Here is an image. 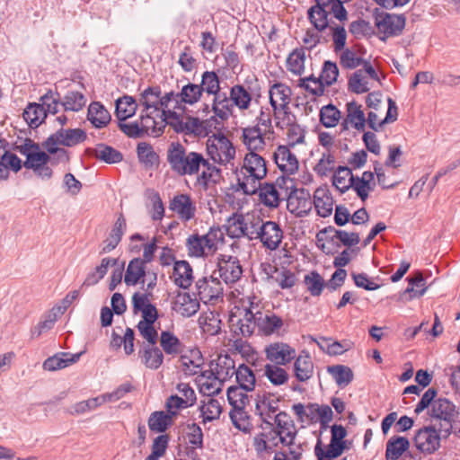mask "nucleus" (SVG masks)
I'll use <instances>...</instances> for the list:
<instances>
[{"instance_id":"4be33fe9","label":"nucleus","mask_w":460,"mask_h":460,"mask_svg":"<svg viewBox=\"0 0 460 460\" xmlns=\"http://www.w3.org/2000/svg\"><path fill=\"white\" fill-rule=\"evenodd\" d=\"M259 126L247 127L243 129V143L250 152L262 150L266 145L265 136Z\"/></svg>"},{"instance_id":"2f4dec72","label":"nucleus","mask_w":460,"mask_h":460,"mask_svg":"<svg viewBox=\"0 0 460 460\" xmlns=\"http://www.w3.org/2000/svg\"><path fill=\"white\" fill-rule=\"evenodd\" d=\"M138 104L135 98L130 95H123L115 102V115L119 120H126L133 117L137 111Z\"/></svg>"},{"instance_id":"de8ad7c7","label":"nucleus","mask_w":460,"mask_h":460,"mask_svg":"<svg viewBox=\"0 0 460 460\" xmlns=\"http://www.w3.org/2000/svg\"><path fill=\"white\" fill-rule=\"evenodd\" d=\"M317 237L319 242L327 241L332 243L335 239H339L343 245L351 247L349 234L344 230L336 229L332 226L320 230L317 233Z\"/></svg>"},{"instance_id":"f8f14e48","label":"nucleus","mask_w":460,"mask_h":460,"mask_svg":"<svg viewBox=\"0 0 460 460\" xmlns=\"http://www.w3.org/2000/svg\"><path fill=\"white\" fill-rule=\"evenodd\" d=\"M267 359L273 362V365L285 366L296 358V350L288 343L275 342L265 349Z\"/></svg>"},{"instance_id":"7c9ffc66","label":"nucleus","mask_w":460,"mask_h":460,"mask_svg":"<svg viewBox=\"0 0 460 460\" xmlns=\"http://www.w3.org/2000/svg\"><path fill=\"white\" fill-rule=\"evenodd\" d=\"M142 363L146 367L156 370L164 363V353L162 349L155 345H146L139 351Z\"/></svg>"},{"instance_id":"aec40b11","label":"nucleus","mask_w":460,"mask_h":460,"mask_svg":"<svg viewBox=\"0 0 460 460\" xmlns=\"http://www.w3.org/2000/svg\"><path fill=\"white\" fill-rule=\"evenodd\" d=\"M294 376L299 382L308 381L314 375V362L310 354L306 350H302L299 355L295 358Z\"/></svg>"},{"instance_id":"ddd939ff","label":"nucleus","mask_w":460,"mask_h":460,"mask_svg":"<svg viewBox=\"0 0 460 460\" xmlns=\"http://www.w3.org/2000/svg\"><path fill=\"white\" fill-rule=\"evenodd\" d=\"M47 138H52L60 146L71 147L84 143L87 138V135L82 128H61Z\"/></svg>"},{"instance_id":"20e7f679","label":"nucleus","mask_w":460,"mask_h":460,"mask_svg":"<svg viewBox=\"0 0 460 460\" xmlns=\"http://www.w3.org/2000/svg\"><path fill=\"white\" fill-rule=\"evenodd\" d=\"M206 150L209 159L220 165L230 164L235 157V147L222 132L214 133L208 137Z\"/></svg>"},{"instance_id":"bb28decb","label":"nucleus","mask_w":460,"mask_h":460,"mask_svg":"<svg viewBox=\"0 0 460 460\" xmlns=\"http://www.w3.org/2000/svg\"><path fill=\"white\" fill-rule=\"evenodd\" d=\"M279 409L278 402L270 399L267 394H258L255 399V414L261 417L263 423L272 426L268 420L272 413Z\"/></svg>"},{"instance_id":"052dcab7","label":"nucleus","mask_w":460,"mask_h":460,"mask_svg":"<svg viewBox=\"0 0 460 460\" xmlns=\"http://www.w3.org/2000/svg\"><path fill=\"white\" fill-rule=\"evenodd\" d=\"M202 93L216 95L220 92L219 77L214 71H205L201 75V83L199 84Z\"/></svg>"},{"instance_id":"e2e57ef3","label":"nucleus","mask_w":460,"mask_h":460,"mask_svg":"<svg viewBox=\"0 0 460 460\" xmlns=\"http://www.w3.org/2000/svg\"><path fill=\"white\" fill-rule=\"evenodd\" d=\"M264 376L275 386L286 384L288 380V372L278 365L266 364L264 367Z\"/></svg>"},{"instance_id":"4d7b16f0","label":"nucleus","mask_w":460,"mask_h":460,"mask_svg":"<svg viewBox=\"0 0 460 460\" xmlns=\"http://www.w3.org/2000/svg\"><path fill=\"white\" fill-rule=\"evenodd\" d=\"M201 96L202 92L199 84L192 83L183 85L181 92L176 93V97L179 98L180 102L189 105L198 102Z\"/></svg>"},{"instance_id":"f257e3e1","label":"nucleus","mask_w":460,"mask_h":460,"mask_svg":"<svg viewBox=\"0 0 460 460\" xmlns=\"http://www.w3.org/2000/svg\"><path fill=\"white\" fill-rule=\"evenodd\" d=\"M166 161L178 176H194L200 171L203 154L189 150L179 141L171 142L166 150Z\"/></svg>"},{"instance_id":"39448f33","label":"nucleus","mask_w":460,"mask_h":460,"mask_svg":"<svg viewBox=\"0 0 460 460\" xmlns=\"http://www.w3.org/2000/svg\"><path fill=\"white\" fill-rule=\"evenodd\" d=\"M456 406L446 397H438L432 409H429L430 419L438 421V429L448 437L454 428V416H456Z\"/></svg>"},{"instance_id":"680f3d73","label":"nucleus","mask_w":460,"mask_h":460,"mask_svg":"<svg viewBox=\"0 0 460 460\" xmlns=\"http://www.w3.org/2000/svg\"><path fill=\"white\" fill-rule=\"evenodd\" d=\"M319 117L323 126L325 128H333L338 124L341 119V111L336 106L330 103L321 108Z\"/></svg>"},{"instance_id":"f3484780","label":"nucleus","mask_w":460,"mask_h":460,"mask_svg":"<svg viewBox=\"0 0 460 460\" xmlns=\"http://www.w3.org/2000/svg\"><path fill=\"white\" fill-rule=\"evenodd\" d=\"M273 159L278 168L285 173L294 174L298 170L296 156L287 146H279L273 154Z\"/></svg>"},{"instance_id":"a878e982","label":"nucleus","mask_w":460,"mask_h":460,"mask_svg":"<svg viewBox=\"0 0 460 460\" xmlns=\"http://www.w3.org/2000/svg\"><path fill=\"white\" fill-rule=\"evenodd\" d=\"M257 314L258 329L264 335L273 334L283 325V320L274 313L257 311Z\"/></svg>"},{"instance_id":"69168bd1","label":"nucleus","mask_w":460,"mask_h":460,"mask_svg":"<svg viewBox=\"0 0 460 460\" xmlns=\"http://www.w3.org/2000/svg\"><path fill=\"white\" fill-rule=\"evenodd\" d=\"M304 282L306 285L307 290L313 296H321L323 288H325V281L323 278L316 270H313L309 274H306L305 276Z\"/></svg>"},{"instance_id":"79ce46f5","label":"nucleus","mask_w":460,"mask_h":460,"mask_svg":"<svg viewBox=\"0 0 460 460\" xmlns=\"http://www.w3.org/2000/svg\"><path fill=\"white\" fill-rule=\"evenodd\" d=\"M160 346L166 355L176 356L182 350L183 345L180 339L172 332L163 331L160 334Z\"/></svg>"},{"instance_id":"13d9d810","label":"nucleus","mask_w":460,"mask_h":460,"mask_svg":"<svg viewBox=\"0 0 460 460\" xmlns=\"http://www.w3.org/2000/svg\"><path fill=\"white\" fill-rule=\"evenodd\" d=\"M202 422L207 423L219 419L222 412V407L217 399L209 398L207 402L199 406Z\"/></svg>"},{"instance_id":"f03ea898","label":"nucleus","mask_w":460,"mask_h":460,"mask_svg":"<svg viewBox=\"0 0 460 460\" xmlns=\"http://www.w3.org/2000/svg\"><path fill=\"white\" fill-rule=\"evenodd\" d=\"M20 154L26 157L23 166L32 170L34 174L43 181L50 180L53 170L49 165L50 156L48 152L40 149V146L31 138H25L22 145L16 146Z\"/></svg>"},{"instance_id":"338daca9","label":"nucleus","mask_w":460,"mask_h":460,"mask_svg":"<svg viewBox=\"0 0 460 460\" xmlns=\"http://www.w3.org/2000/svg\"><path fill=\"white\" fill-rule=\"evenodd\" d=\"M268 438L269 434L260 432L252 439V446L259 458H264L266 455L273 452L274 447H278V443L270 444L267 440Z\"/></svg>"},{"instance_id":"774afa93","label":"nucleus","mask_w":460,"mask_h":460,"mask_svg":"<svg viewBox=\"0 0 460 460\" xmlns=\"http://www.w3.org/2000/svg\"><path fill=\"white\" fill-rule=\"evenodd\" d=\"M298 86L304 88L314 96H322L324 93V84L323 83L321 75L318 78L314 75L300 78Z\"/></svg>"},{"instance_id":"423d86ee","label":"nucleus","mask_w":460,"mask_h":460,"mask_svg":"<svg viewBox=\"0 0 460 460\" xmlns=\"http://www.w3.org/2000/svg\"><path fill=\"white\" fill-rule=\"evenodd\" d=\"M252 227L254 228V238H259L267 249L274 251L279 246L283 231L277 222H262L258 218L256 222L252 221Z\"/></svg>"},{"instance_id":"c85d7f7f","label":"nucleus","mask_w":460,"mask_h":460,"mask_svg":"<svg viewBox=\"0 0 460 460\" xmlns=\"http://www.w3.org/2000/svg\"><path fill=\"white\" fill-rule=\"evenodd\" d=\"M146 274V263L141 261V258H134L128 265L124 281L128 286H136L139 282H145Z\"/></svg>"},{"instance_id":"c9c22d12","label":"nucleus","mask_w":460,"mask_h":460,"mask_svg":"<svg viewBox=\"0 0 460 460\" xmlns=\"http://www.w3.org/2000/svg\"><path fill=\"white\" fill-rule=\"evenodd\" d=\"M42 147L50 156V164L57 165L58 164H66L70 160L69 152L64 147H60L52 138H47L41 144Z\"/></svg>"},{"instance_id":"9d476101","label":"nucleus","mask_w":460,"mask_h":460,"mask_svg":"<svg viewBox=\"0 0 460 460\" xmlns=\"http://www.w3.org/2000/svg\"><path fill=\"white\" fill-rule=\"evenodd\" d=\"M313 208L309 190L301 188L290 191L287 199V208L296 217L307 216Z\"/></svg>"},{"instance_id":"4468645a","label":"nucleus","mask_w":460,"mask_h":460,"mask_svg":"<svg viewBox=\"0 0 460 460\" xmlns=\"http://www.w3.org/2000/svg\"><path fill=\"white\" fill-rule=\"evenodd\" d=\"M195 288L199 299L204 303L217 299L219 295L222 293L220 282L212 277L210 279L207 277L198 279L195 284Z\"/></svg>"},{"instance_id":"0e129e2a","label":"nucleus","mask_w":460,"mask_h":460,"mask_svg":"<svg viewBox=\"0 0 460 460\" xmlns=\"http://www.w3.org/2000/svg\"><path fill=\"white\" fill-rule=\"evenodd\" d=\"M105 403L104 398L102 395L97 397H93L85 401H81L76 403H75L71 408L68 410V412L72 415H78V414H84L88 411H93L99 406Z\"/></svg>"},{"instance_id":"a211bd4d","label":"nucleus","mask_w":460,"mask_h":460,"mask_svg":"<svg viewBox=\"0 0 460 460\" xmlns=\"http://www.w3.org/2000/svg\"><path fill=\"white\" fill-rule=\"evenodd\" d=\"M85 155L94 156L96 159L108 164L120 163L123 160V154L116 148L106 144H97L96 147H87Z\"/></svg>"},{"instance_id":"c03bdc74","label":"nucleus","mask_w":460,"mask_h":460,"mask_svg":"<svg viewBox=\"0 0 460 460\" xmlns=\"http://www.w3.org/2000/svg\"><path fill=\"white\" fill-rule=\"evenodd\" d=\"M137 154L139 162L146 169L153 168L155 165L159 164V155L149 143H138L137 146Z\"/></svg>"},{"instance_id":"a18cd8bd","label":"nucleus","mask_w":460,"mask_h":460,"mask_svg":"<svg viewBox=\"0 0 460 460\" xmlns=\"http://www.w3.org/2000/svg\"><path fill=\"white\" fill-rule=\"evenodd\" d=\"M22 117L31 128H36L47 116L44 106L40 103H30L24 110Z\"/></svg>"},{"instance_id":"b1692460","label":"nucleus","mask_w":460,"mask_h":460,"mask_svg":"<svg viewBox=\"0 0 460 460\" xmlns=\"http://www.w3.org/2000/svg\"><path fill=\"white\" fill-rule=\"evenodd\" d=\"M83 352L70 354L66 352H59L52 357L48 358L43 362V368L48 371H56L65 368L77 362Z\"/></svg>"},{"instance_id":"bf43d9fd","label":"nucleus","mask_w":460,"mask_h":460,"mask_svg":"<svg viewBox=\"0 0 460 460\" xmlns=\"http://www.w3.org/2000/svg\"><path fill=\"white\" fill-rule=\"evenodd\" d=\"M84 95L77 91H68L63 97L61 106L66 111H79L85 105Z\"/></svg>"},{"instance_id":"6e6d98bb","label":"nucleus","mask_w":460,"mask_h":460,"mask_svg":"<svg viewBox=\"0 0 460 460\" xmlns=\"http://www.w3.org/2000/svg\"><path fill=\"white\" fill-rule=\"evenodd\" d=\"M327 372L340 387L348 385L353 380L352 370L344 365H334L327 367Z\"/></svg>"},{"instance_id":"3c124183","label":"nucleus","mask_w":460,"mask_h":460,"mask_svg":"<svg viewBox=\"0 0 460 460\" xmlns=\"http://www.w3.org/2000/svg\"><path fill=\"white\" fill-rule=\"evenodd\" d=\"M213 368L217 379L225 381L234 376V361L228 355L219 357L217 361H214Z\"/></svg>"},{"instance_id":"c756f323","label":"nucleus","mask_w":460,"mask_h":460,"mask_svg":"<svg viewBox=\"0 0 460 460\" xmlns=\"http://www.w3.org/2000/svg\"><path fill=\"white\" fill-rule=\"evenodd\" d=\"M140 126L143 128V134L154 137H160L165 128V123L163 121V112L160 115V120L157 121L147 111H141L140 114Z\"/></svg>"},{"instance_id":"58836bf2","label":"nucleus","mask_w":460,"mask_h":460,"mask_svg":"<svg viewBox=\"0 0 460 460\" xmlns=\"http://www.w3.org/2000/svg\"><path fill=\"white\" fill-rule=\"evenodd\" d=\"M233 102L226 93H217L214 95L212 110L215 113V118H219L221 120H226L232 114Z\"/></svg>"},{"instance_id":"cd10ccee","label":"nucleus","mask_w":460,"mask_h":460,"mask_svg":"<svg viewBox=\"0 0 460 460\" xmlns=\"http://www.w3.org/2000/svg\"><path fill=\"white\" fill-rule=\"evenodd\" d=\"M173 281L176 286L187 289L192 283V268L186 261H177L173 266Z\"/></svg>"},{"instance_id":"5fc2aeb1","label":"nucleus","mask_w":460,"mask_h":460,"mask_svg":"<svg viewBox=\"0 0 460 460\" xmlns=\"http://www.w3.org/2000/svg\"><path fill=\"white\" fill-rule=\"evenodd\" d=\"M259 197L266 207L274 208L279 205V194L273 183L266 182L260 186Z\"/></svg>"},{"instance_id":"a19ab883","label":"nucleus","mask_w":460,"mask_h":460,"mask_svg":"<svg viewBox=\"0 0 460 460\" xmlns=\"http://www.w3.org/2000/svg\"><path fill=\"white\" fill-rule=\"evenodd\" d=\"M245 407H232L229 417L234 428L245 434H250L253 429L250 421V416L244 410Z\"/></svg>"},{"instance_id":"7ed1b4c3","label":"nucleus","mask_w":460,"mask_h":460,"mask_svg":"<svg viewBox=\"0 0 460 460\" xmlns=\"http://www.w3.org/2000/svg\"><path fill=\"white\" fill-rule=\"evenodd\" d=\"M261 96V82L255 75L246 76L243 84H234L230 89V100L241 111L248 110L252 102L259 104Z\"/></svg>"},{"instance_id":"6e6552de","label":"nucleus","mask_w":460,"mask_h":460,"mask_svg":"<svg viewBox=\"0 0 460 460\" xmlns=\"http://www.w3.org/2000/svg\"><path fill=\"white\" fill-rule=\"evenodd\" d=\"M217 266L220 279L227 285L236 283L243 275V267L236 256L220 254Z\"/></svg>"},{"instance_id":"412c9836","label":"nucleus","mask_w":460,"mask_h":460,"mask_svg":"<svg viewBox=\"0 0 460 460\" xmlns=\"http://www.w3.org/2000/svg\"><path fill=\"white\" fill-rule=\"evenodd\" d=\"M243 170L255 179H263L267 175L266 161L256 152H249L244 156Z\"/></svg>"},{"instance_id":"09e8293b","label":"nucleus","mask_w":460,"mask_h":460,"mask_svg":"<svg viewBox=\"0 0 460 460\" xmlns=\"http://www.w3.org/2000/svg\"><path fill=\"white\" fill-rule=\"evenodd\" d=\"M305 49H295L287 58V68L296 75H301L305 71Z\"/></svg>"},{"instance_id":"603ef678","label":"nucleus","mask_w":460,"mask_h":460,"mask_svg":"<svg viewBox=\"0 0 460 460\" xmlns=\"http://www.w3.org/2000/svg\"><path fill=\"white\" fill-rule=\"evenodd\" d=\"M313 205L314 206L317 215L321 217H327L332 212V198L327 195L324 190H316L314 195Z\"/></svg>"},{"instance_id":"473e14b6","label":"nucleus","mask_w":460,"mask_h":460,"mask_svg":"<svg viewBox=\"0 0 460 460\" xmlns=\"http://www.w3.org/2000/svg\"><path fill=\"white\" fill-rule=\"evenodd\" d=\"M346 447V441L331 439L327 449L324 450L322 447L321 439H318L314 447V455L317 460H323L324 458H330L332 460L333 458H337L341 456Z\"/></svg>"},{"instance_id":"f704fd0d","label":"nucleus","mask_w":460,"mask_h":460,"mask_svg":"<svg viewBox=\"0 0 460 460\" xmlns=\"http://www.w3.org/2000/svg\"><path fill=\"white\" fill-rule=\"evenodd\" d=\"M126 229V220L122 214L117 218L109 237L104 241V246L101 251V254L108 253L114 250L121 241L124 230Z\"/></svg>"},{"instance_id":"37998d69","label":"nucleus","mask_w":460,"mask_h":460,"mask_svg":"<svg viewBox=\"0 0 460 460\" xmlns=\"http://www.w3.org/2000/svg\"><path fill=\"white\" fill-rule=\"evenodd\" d=\"M162 91L160 86H148L140 94L139 104L144 107V111H147L149 109L155 111H160V95Z\"/></svg>"},{"instance_id":"2eb2a0df","label":"nucleus","mask_w":460,"mask_h":460,"mask_svg":"<svg viewBox=\"0 0 460 460\" xmlns=\"http://www.w3.org/2000/svg\"><path fill=\"white\" fill-rule=\"evenodd\" d=\"M329 14L330 12L327 11L326 4L323 0H315V4L307 10V19L318 32L331 27Z\"/></svg>"},{"instance_id":"4c0bfd02","label":"nucleus","mask_w":460,"mask_h":460,"mask_svg":"<svg viewBox=\"0 0 460 460\" xmlns=\"http://www.w3.org/2000/svg\"><path fill=\"white\" fill-rule=\"evenodd\" d=\"M352 171L348 166H338L332 176V185L341 192L345 193L348 191L352 181H355Z\"/></svg>"},{"instance_id":"864d4df0","label":"nucleus","mask_w":460,"mask_h":460,"mask_svg":"<svg viewBox=\"0 0 460 460\" xmlns=\"http://www.w3.org/2000/svg\"><path fill=\"white\" fill-rule=\"evenodd\" d=\"M218 126H220V122L215 117H211L208 119H206L204 121H200L199 119L194 118V117H188L187 121L184 122V132L185 134H191V133H199L200 134L201 131L199 130V128L203 127L205 129L208 128H220Z\"/></svg>"},{"instance_id":"393cba45","label":"nucleus","mask_w":460,"mask_h":460,"mask_svg":"<svg viewBox=\"0 0 460 460\" xmlns=\"http://www.w3.org/2000/svg\"><path fill=\"white\" fill-rule=\"evenodd\" d=\"M87 119L94 128H102L110 123L111 117L102 103L93 102L88 107Z\"/></svg>"},{"instance_id":"49530a36","label":"nucleus","mask_w":460,"mask_h":460,"mask_svg":"<svg viewBox=\"0 0 460 460\" xmlns=\"http://www.w3.org/2000/svg\"><path fill=\"white\" fill-rule=\"evenodd\" d=\"M172 425V416L163 411H155L148 418V427L154 432L163 433Z\"/></svg>"},{"instance_id":"ea45409f","label":"nucleus","mask_w":460,"mask_h":460,"mask_svg":"<svg viewBox=\"0 0 460 460\" xmlns=\"http://www.w3.org/2000/svg\"><path fill=\"white\" fill-rule=\"evenodd\" d=\"M188 429L187 438L189 444L192 447V448L188 453V456L193 460L198 456L196 448L202 449L204 447V435L200 426L195 422L188 423L186 425Z\"/></svg>"},{"instance_id":"6ab92c4d","label":"nucleus","mask_w":460,"mask_h":460,"mask_svg":"<svg viewBox=\"0 0 460 460\" xmlns=\"http://www.w3.org/2000/svg\"><path fill=\"white\" fill-rule=\"evenodd\" d=\"M199 301L189 293H178L172 303V309L182 317L189 318L199 310Z\"/></svg>"},{"instance_id":"5701e85b","label":"nucleus","mask_w":460,"mask_h":460,"mask_svg":"<svg viewBox=\"0 0 460 460\" xmlns=\"http://www.w3.org/2000/svg\"><path fill=\"white\" fill-rule=\"evenodd\" d=\"M253 309V303L251 302L250 306L244 309L243 317L237 322V328L234 330L235 334L242 335L243 337H250L254 333L255 329L258 328V314L257 311L254 312Z\"/></svg>"},{"instance_id":"9b49d317","label":"nucleus","mask_w":460,"mask_h":460,"mask_svg":"<svg viewBox=\"0 0 460 460\" xmlns=\"http://www.w3.org/2000/svg\"><path fill=\"white\" fill-rule=\"evenodd\" d=\"M291 94V88L283 83H275L270 87L269 90L270 104L274 111L276 127L280 129L284 128V123L280 121V118L278 115L279 102H280L279 103H290Z\"/></svg>"},{"instance_id":"e433bc0d","label":"nucleus","mask_w":460,"mask_h":460,"mask_svg":"<svg viewBox=\"0 0 460 460\" xmlns=\"http://www.w3.org/2000/svg\"><path fill=\"white\" fill-rule=\"evenodd\" d=\"M118 264V259L105 257L101 261V264L96 266L92 271H90L83 286L90 287L96 285L108 272L110 266L114 267Z\"/></svg>"},{"instance_id":"8fccbe9b","label":"nucleus","mask_w":460,"mask_h":460,"mask_svg":"<svg viewBox=\"0 0 460 460\" xmlns=\"http://www.w3.org/2000/svg\"><path fill=\"white\" fill-rule=\"evenodd\" d=\"M238 385L245 392H252L255 387V375L253 371L245 364H241L238 368L234 369V374Z\"/></svg>"},{"instance_id":"0eeeda50","label":"nucleus","mask_w":460,"mask_h":460,"mask_svg":"<svg viewBox=\"0 0 460 460\" xmlns=\"http://www.w3.org/2000/svg\"><path fill=\"white\" fill-rule=\"evenodd\" d=\"M374 17L376 26L380 32L385 34V37H380V40L383 41L388 37L401 35L404 30L406 23L404 14L388 13L380 12L378 8H376Z\"/></svg>"},{"instance_id":"dca6fc26","label":"nucleus","mask_w":460,"mask_h":460,"mask_svg":"<svg viewBox=\"0 0 460 460\" xmlns=\"http://www.w3.org/2000/svg\"><path fill=\"white\" fill-rule=\"evenodd\" d=\"M169 208L184 221L193 218L196 212V207L188 194L175 195L170 200Z\"/></svg>"},{"instance_id":"1a4fd4ad","label":"nucleus","mask_w":460,"mask_h":460,"mask_svg":"<svg viewBox=\"0 0 460 460\" xmlns=\"http://www.w3.org/2000/svg\"><path fill=\"white\" fill-rule=\"evenodd\" d=\"M440 430L434 425L420 429L414 436V444L422 453L431 454L440 446Z\"/></svg>"},{"instance_id":"72a5a7b5","label":"nucleus","mask_w":460,"mask_h":460,"mask_svg":"<svg viewBox=\"0 0 460 460\" xmlns=\"http://www.w3.org/2000/svg\"><path fill=\"white\" fill-rule=\"evenodd\" d=\"M410 447L406 437L394 436L386 442L385 460H398Z\"/></svg>"}]
</instances>
